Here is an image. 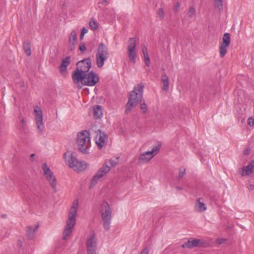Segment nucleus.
<instances>
[{
  "label": "nucleus",
  "mask_w": 254,
  "mask_h": 254,
  "mask_svg": "<svg viewBox=\"0 0 254 254\" xmlns=\"http://www.w3.org/2000/svg\"><path fill=\"white\" fill-rule=\"evenodd\" d=\"M176 188L178 190H182L183 189V188L182 187H178V186H177L176 187Z\"/></svg>",
  "instance_id": "nucleus-47"
},
{
  "label": "nucleus",
  "mask_w": 254,
  "mask_h": 254,
  "mask_svg": "<svg viewBox=\"0 0 254 254\" xmlns=\"http://www.w3.org/2000/svg\"><path fill=\"white\" fill-rule=\"evenodd\" d=\"M142 155H144V157L146 159H148V157H150L149 155H146L145 152L142 153L139 157H140Z\"/></svg>",
  "instance_id": "nucleus-44"
},
{
  "label": "nucleus",
  "mask_w": 254,
  "mask_h": 254,
  "mask_svg": "<svg viewBox=\"0 0 254 254\" xmlns=\"http://www.w3.org/2000/svg\"><path fill=\"white\" fill-rule=\"evenodd\" d=\"M109 57V51L107 47L103 43H100L97 49L96 63L98 68H101L105 62Z\"/></svg>",
  "instance_id": "nucleus-7"
},
{
  "label": "nucleus",
  "mask_w": 254,
  "mask_h": 254,
  "mask_svg": "<svg viewBox=\"0 0 254 254\" xmlns=\"http://www.w3.org/2000/svg\"><path fill=\"white\" fill-rule=\"evenodd\" d=\"M42 169L45 176L52 172L46 163L42 165Z\"/></svg>",
  "instance_id": "nucleus-29"
},
{
  "label": "nucleus",
  "mask_w": 254,
  "mask_h": 254,
  "mask_svg": "<svg viewBox=\"0 0 254 254\" xmlns=\"http://www.w3.org/2000/svg\"><path fill=\"white\" fill-rule=\"evenodd\" d=\"M18 245H20V247H21L22 246V243H18Z\"/></svg>",
  "instance_id": "nucleus-50"
},
{
  "label": "nucleus",
  "mask_w": 254,
  "mask_h": 254,
  "mask_svg": "<svg viewBox=\"0 0 254 254\" xmlns=\"http://www.w3.org/2000/svg\"><path fill=\"white\" fill-rule=\"evenodd\" d=\"M34 155H35V154H31V155H30L31 158V161H32L34 160V159H33V157L34 156Z\"/></svg>",
  "instance_id": "nucleus-46"
},
{
  "label": "nucleus",
  "mask_w": 254,
  "mask_h": 254,
  "mask_svg": "<svg viewBox=\"0 0 254 254\" xmlns=\"http://www.w3.org/2000/svg\"><path fill=\"white\" fill-rule=\"evenodd\" d=\"M69 43H75L77 41V35L74 30H73L70 33L69 37Z\"/></svg>",
  "instance_id": "nucleus-27"
},
{
  "label": "nucleus",
  "mask_w": 254,
  "mask_h": 254,
  "mask_svg": "<svg viewBox=\"0 0 254 254\" xmlns=\"http://www.w3.org/2000/svg\"><path fill=\"white\" fill-rule=\"evenodd\" d=\"M214 7L219 12L222 11L223 9L222 0H214Z\"/></svg>",
  "instance_id": "nucleus-26"
},
{
  "label": "nucleus",
  "mask_w": 254,
  "mask_h": 254,
  "mask_svg": "<svg viewBox=\"0 0 254 254\" xmlns=\"http://www.w3.org/2000/svg\"><path fill=\"white\" fill-rule=\"evenodd\" d=\"M18 245H20V247H21L22 246V243H18Z\"/></svg>",
  "instance_id": "nucleus-52"
},
{
  "label": "nucleus",
  "mask_w": 254,
  "mask_h": 254,
  "mask_svg": "<svg viewBox=\"0 0 254 254\" xmlns=\"http://www.w3.org/2000/svg\"><path fill=\"white\" fill-rule=\"evenodd\" d=\"M227 240L224 238H219L216 240V242L218 245H221L226 242Z\"/></svg>",
  "instance_id": "nucleus-39"
},
{
  "label": "nucleus",
  "mask_w": 254,
  "mask_h": 254,
  "mask_svg": "<svg viewBox=\"0 0 254 254\" xmlns=\"http://www.w3.org/2000/svg\"><path fill=\"white\" fill-rule=\"evenodd\" d=\"M107 139V135L105 132L101 131L100 129L97 130L95 140L99 149L106 145V140Z\"/></svg>",
  "instance_id": "nucleus-15"
},
{
  "label": "nucleus",
  "mask_w": 254,
  "mask_h": 254,
  "mask_svg": "<svg viewBox=\"0 0 254 254\" xmlns=\"http://www.w3.org/2000/svg\"><path fill=\"white\" fill-rule=\"evenodd\" d=\"M86 246L87 254H96L97 242L94 233L87 239Z\"/></svg>",
  "instance_id": "nucleus-12"
},
{
  "label": "nucleus",
  "mask_w": 254,
  "mask_h": 254,
  "mask_svg": "<svg viewBox=\"0 0 254 254\" xmlns=\"http://www.w3.org/2000/svg\"><path fill=\"white\" fill-rule=\"evenodd\" d=\"M195 13V8L191 7L190 8L189 12H188V15L189 17H192V15H193Z\"/></svg>",
  "instance_id": "nucleus-33"
},
{
  "label": "nucleus",
  "mask_w": 254,
  "mask_h": 254,
  "mask_svg": "<svg viewBox=\"0 0 254 254\" xmlns=\"http://www.w3.org/2000/svg\"><path fill=\"white\" fill-rule=\"evenodd\" d=\"M21 127H20L19 130L21 133H22L23 132H25V128L26 127V123L24 119L22 118L21 120Z\"/></svg>",
  "instance_id": "nucleus-30"
},
{
  "label": "nucleus",
  "mask_w": 254,
  "mask_h": 254,
  "mask_svg": "<svg viewBox=\"0 0 254 254\" xmlns=\"http://www.w3.org/2000/svg\"><path fill=\"white\" fill-rule=\"evenodd\" d=\"M196 247H206L209 245V242L203 239H196Z\"/></svg>",
  "instance_id": "nucleus-25"
},
{
  "label": "nucleus",
  "mask_w": 254,
  "mask_h": 254,
  "mask_svg": "<svg viewBox=\"0 0 254 254\" xmlns=\"http://www.w3.org/2000/svg\"><path fill=\"white\" fill-rule=\"evenodd\" d=\"M79 49L82 52H84L86 49L85 44L81 43L79 46Z\"/></svg>",
  "instance_id": "nucleus-40"
},
{
  "label": "nucleus",
  "mask_w": 254,
  "mask_h": 254,
  "mask_svg": "<svg viewBox=\"0 0 254 254\" xmlns=\"http://www.w3.org/2000/svg\"><path fill=\"white\" fill-rule=\"evenodd\" d=\"M70 64V56L66 57L65 59H63L62 63L59 66V69L61 72L66 71L67 67Z\"/></svg>",
  "instance_id": "nucleus-18"
},
{
  "label": "nucleus",
  "mask_w": 254,
  "mask_h": 254,
  "mask_svg": "<svg viewBox=\"0 0 254 254\" xmlns=\"http://www.w3.org/2000/svg\"><path fill=\"white\" fill-rule=\"evenodd\" d=\"M161 146V143H158L157 145L153 147V149L151 151H148L145 152L146 155H149L150 157H148V159H144V155H142L140 157L138 158L139 162L140 163H144L148 162L158 152Z\"/></svg>",
  "instance_id": "nucleus-14"
},
{
  "label": "nucleus",
  "mask_w": 254,
  "mask_h": 254,
  "mask_svg": "<svg viewBox=\"0 0 254 254\" xmlns=\"http://www.w3.org/2000/svg\"><path fill=\"white\" fill-rule=\"evenodd\" d=\"M99 81V77L93 71H89L82 75L81 78L74 79L73 82L74 84H78L80 82L83 85L93 86L95 85Z\"/></svg>",
  "instance_id": "nucleus-8"
},
{
  "label": "nucleus",
  "mask_w": 254,
  "mask_h": 254,
  "mask_svg": "<svg viewBox=\"0 0 254 254\" xmlns=\"http://www.w3.org/2000/svg\"><path fill=\"white\" fill-rule=\"evenodd\" d=\"M196 239L190 238L188 242L184 243L182 245V247L184 249H192L194 247H196Z\"/></svg>",
  "instance_id": "nucleus-21"
},
{
  "label": "nucleus",
  "mask_w": 254,
  "mask_h": 254,
  "mask_svg": "<svg viewBox=\"0 0 254 254\" xmlns=\"http://www.w3.org/2000/svg\"><path fill=\"white\" fill-rule=\"evenodd\" d=\"M180 9V4L178 2L175 3L174 6V12L176 13L178 12Z\"/></svg>",
  "instance_id": "nucleus-38"
},
{
  "label": "nucleus",
  "mask_w": 254,
  "mask_h": 254,
  "mask_svg": "<svg viewBox=\"0 0 254 254\" xmlns=\"http://www.w3.org/2000/svg\"><path fill=\"white\" fill-rule=\"evenodd\" d=\"M101 216L103 221V227L106 231L110 229L112 220V211L110 205L106 201H104L100 208Z\"/></svg>",
  "instance_id": "nucleus-6"
},
{
  "label": "nucleus",
  "mask_w": 254,
  "mask_h": 254,
  "mask_svg": "<svg viewBox=\"0 0 254 254\" xmlns=\"http://www.w3.org/2000/svg\"><path fill=\"white\" fill-rule=\"evenodd\" d=\"M136 46V42L134 38H130L129 39V43L127 47L128 56L129 59L133 63L135 62L136 53L135 48Z\"/></svg>",
  "instance_id": "nucleus-13"
},
{
  "label": "nucleus",
  "mask_w": 254,
  "mask_h": 254,
  "mask_svg": "<svg viewBox=\"0 0 254 254\" xmlns=\"http://www.w3.org/2000/svg\"><path fill=\"white\" fill-rule=\"evenodd\" d=\"M185 174H186V169H184L183 170H182L180 168L179 170V174L178 176L179 179L182 178Z\"/></svg>",
  "instance_id": "nucleus-36"
},
{
  "label": "nucleus",
  "mask_w": 254,
  "mask_h": 254,
  "mask_svg": "<svg viewBox=\"0 0 254 254\" xmlns=\"http://www.w3.org/2000/svg\"><path fill=\"white\" fill-rule=\"evenodd\" d=\"M70 51H73L75 48V43H69Z\"/></svg>",
  "instance_id": "nucleus-43"
},
{
  "label": "nucleus",
  "mask_w": 254,
  "mask_h": 254,
  "mask_svg": "<svg viewBox=\"0 0 254 254\" xmlns=\"http://www.w3.org/2000/svg\"><path fill=\"white\" fill-rule=\"evenodd\" d=\"M64 156L69 167L74 171L80 172L86 169L85 162L78 160L75 153H70L68 151L64 153Z\"/></svg>",
  "instance_id": "nucleus-5"
},
{
  "label": "nucleus",
  "mask_w": 254,
  "mask_h": 254,
  "mask_svg": "<svg viewBox=\"0 0 254 254\" xmlns=\"http://www.w3.org/2000/svg\"><path fill=\"white\" fill-rule=\"evenodd\" d=\"M248 124L250 127H253L254 125V118L253 117H250L248 119Z\"/></svg>",
  "instance_id": "nucleus-37"
},
{
  "label": "nucleus",
  "mask_w": 254,
  "mask_h": 254,
  "mask_svg": "<svg viewBox=\"0 0 254 254\" xmlns=\"http://www.w3.org/2000/svg\"><path fill=\"white\" fill-rule=\"evenodd\" d=\"M144 88V86L143 83H140L134 87L132 91L130 92L128 101L126 105V114H128L132 108L137 106L138 103H140V108L142 113H146L147 106L142 97Z\"/></svg>",
  "instance_id": "nucleus-1"
},
{
  "label": "nucleus",
  "mask_w": 254,
  "mask_h": 254,
  "mask_svg": "<svg viewBox=\"0 0 254 254\" xmlns=\"http://www.w3.org/2000/svg\"><path fill=\"white\" fill-rule=\"evenodd\" d=\"M88 32V30L85 28V27H83L82 29L80 35V40H82L84 37V34L87 33Z\"/></svg>",
  "instance_id": "nucleus-34"
},
{
  "label": "nucleus",
  "mask_w": 254,
  "mask_h": 254,
  "mask_svg": "<svg viewBox=\"0 0 254 254\" xmlns=\"http://www.w3.org/2000/svg\"><path fill=\"white\" fill-rule=\"evenodd\" d=\"M76 68L72 73V79H78L81 78L82 75L88 72L91 67V59L88 58L78 62Z\"/></svg>",
  "instance_id": "nucleus-3"
},
{
  "label": "nucleus",
  "mask_w": 254,
  "mask_h": 254,
  "mask_svg": "<svg viewBox=\"0 0 254 254\" xmlns=\"http://www.w3.org/2000/svg\"><path fill=\"white\" fill-rule=\"evenodd\" d=\"M89 24L90 28L93 30H97L98 28V23L93 19L90 21Z\"/></svg>",
  "instance_id": "nucleus-28"
},
{
  "label": "nucleus",
  "mask_w": 254,
  "mask_h": 254,
  "mask_svg": "<svg viewBox=\"0 0 254 254\" xmlns=\"http://www.w3.org/2000/svg\"><path fill=\"white\" fill-rule=\"evenodd\" d=\"M142 53H143V54L144 56H145L146 54H148L147 53V49L145 46L144 45L142 46Z\"/></svg>",
  "instance_id": "nucleus-41"
},
{
  "label": "nucleus",
  "mask_w": 254,
  "mask_h": 254,
  "mask_svg": "<svg viewBox=\"0 0 254 254\" xmlns=\"http://www.w3.org/2000/svg\"><path fill=\"white\" fill-rule=\"evenodd\" d=\"M249 153V151L248 149H246L244 151L245 154H248Z\"/></svg>",
  "instance_id": "nucleus-45"
},
{
  "label": "nucleus",
  "mask_w": 254,
  "mask_h": 254,
  "mask_svg": "<svg viewBox=\"0 0 254 254\" xmlns=\"http://www.w3.org/2000/svg\"><path fill=\"white\" fill-rule=\"evenodd\" d=\"M254 169V159L250 161L249 164L243 167L242 171L240 172L242 176L246 175H249L253 173V170Z\"/></svg>",
  "instance_id": "nucleus-16"
},
{
  "label": "nucleus",
  "mask_w": 254,
  "mask_h": 254,
  "mask_svg": "<svg viewBox=\"0 0 254 254\" xmlns=\"http://www.w3.org/2000/svg\"><path fill=\"white\" fill-rule=\"evenodd\" d=\"M160 19H163L165 16L164 12L162 8H160L157 12Z\"/></svg>",
  "instance_id": "nucleus-32"
},
{
  "label": "nucleus",
  "mask_w": 254,
  "mask_h": 254,
  "mask_svg": "<svg viewBox=\"0 0 254 254\" xmlns=\"http://www.w3.org/2000/svg\"><path fill=\"white\" fill-rule=\"evenodd\" d=\"M103 1H104L105 2L107 3V4H108V2L107 0H103Z\"/></svg>",
  "instance_id": "nucleus-49"
},
{
  "label": "nucleus",
  "mask_w": 254,
  "mask_h": 254,
  "mask_svg": "<svg viewBox=\"0 0 254 254\" xmlns=\"http://www.w3.org/2000/svg\"><path fill=\"white\" fill-rule=\"evenodd\" d=\"M149 250L147 247L145 248L140 253V254H148Z\"/></svg>",
  "instance_id": "nucleus-42"
},
{
  "label": "nucleus",
  "mask_w": 254,
  "mask_h": 254,
  "mask_svg": "<svg viewBox=\"0 0 254 254\" xmlns=\"http://www.w3.org/2000/svg\"><path fill=\"white\" fill-rule=\"evenodd\" d=\"M145 65L147 66H149L150 64V59L148 54H146L145 56H144Z\"/></svg>",
  "instance_id": "nucleus-35"
},
{
  "label": "nucleus",
  "mask_w": 254,
  "mask_h": 254,
  "mask_svg": "<svg viewBox=\"0 0 254 254\" xmlns=\"http://www.w3.org/2000/svg\"><path fill=\"white\" fill-rule=\"evenodd\" d=\"M161 81L163 84L162 90L165 91H168L169 88V77L165 73L161 74Z\"/></svg>",
  "instance_id": "nucleus-17"
},
{
  "label": "nucleus",
  "mask_w": 254,
  "mask_h": 254,
  "mask_svg": "<svg viewBox=\"0 0 254 254\" xmlns=\"http://www.w3.org/2000/svg\"><path fill=\"white\" fill-rule=\"evenodd\" d=\"M250 187L251 189H253L254 188V186L253 185H250Z\"/></svg>",
  "instance_id": "nucleus-48"
},
{
  "label": "nucleus",
  "mask_w": 254,
  "mask_h": 254,
  "mask_svg": "<svg viewBox=\"0 0 254 254\" xmlns=\"http://www.w3.org/2000/svg\"><path fill=\"white\" fill-rule=\"evenodd\" d=\"M47 180L50 183L52 188L53 189L54 192L57 191L56 190V179L54 176L53 173H50V174L46 175Z\"/></svg>",
  "instance_id": "nucleus-19"
},
{
  "label": "nucleus",
  "mask_w": 254,
  "mask_h": 254,
  "mask_svg": "<svg viewBox=\"0 0 254 254\" xmlns=\"http://www.w3.org/2000/svg\"><path fill=\"white\" fill-rule=\"evenodd\" d=\"M39 226L36 225L34 227L29 226L26 227V236L29 239H32L35 235V232L37 230Z\"/></svg>",
  "instance_id": "nucleus-20"
},
{
  "label": "nucleus",
  "mask_w": 254,
  "mask_h": 254,
  "mask_svg": "<svg viewBox=\"0 0 254 254\" xmlns=\"http://www.w3.org/2000/svg\"><path fill=\"white\" fill-rule=\"evenodd\" d=\"M94 116L96 119H99L102 116V111L101 106L96 105L93 107Z\"/></svg>",
  "instance_id": "nucleus-24"
},
{
  "label": "nucleus",
  "mask_w": 254,
  "mask_h": 254,
  "mask_svg": "<svg viewBox=\"0 0 254 254\" xmlns=\"http://www.w3.org/2000/svg\"><path fill=\"white\" fill-rule=\"evenodd\" d=\"M18 245H20V247H21L22 246V243H18Z\"/></svg>",
  "instance_id": "nucleus-51"
},
{
  "label": "nucleus",
  "mask_w": 254,
  "mask_h": 254,
  "mask_svg": "<svg viewBox=\"0 0 254 254\" xmlns=\"http://www.w3.org/2000/svg\"><path fill=\"white\" fill-rule=\"evenodd\" d=\"M200 198L198 199L195 205V209L198 212H202L206 210L205 204L203 202H200Z\"/></svg>",
  "instance_id": "nucleus-23"
},
{
  "label": "nucleus",
  "mask_w": 254,
  "mask_h": 254,
  "mask_svg": "<svg viewBox=\"0 0 254 254\" xmlns=\"http://www.w3.org/2000/svg\"><path fill=\"white\" fill-rule=\"evenodd\" d=\"M89 131L83 130L78 133L76 143L79 151L84 154H87L90 146V137Z\"/></svg>",
  "instance_id": "nucleus-4"
},
{
  "label": "nucleus",
  "mask_w": 254,
  "mask_h": 254,
  "mask_svg": "<svg viewBox=\"0 0 254 254\" xmlns=\"http://www.w3.org/2000/svg\"><path fill=\"white\" fill-rule=\"evenodd\" d=\"M36 124L39 133H42L45 128L43 123V113L42 110L37 107L34 109Z\"/></svg>",
  "instance_id": "nucleus-10"
},
{
  "label": "nucleus",
  "mask_w": 254,
  "mask_h": 254,
  "mask_svg": "<svg viewBox=\"0 0 254 254\" xmlns=\"http://www.w3.org/2000/svg\"><path fill=\"white\" fill-rule=\"evenodd\" d=\"M231 37L228 33H225L223 36V42L219 47L220 56L221 58L225 56L227 53L228 47L230 44Z\"/></svg>",
  "instance_id": "nucleus-11"
},
{
  "label": "nucleus",
  "mask_w": 254,
  "mask_h": 254,
  "mask_svg": "<svg viewBox=\"0 0 254 254\" xmlns=\"http://www.w3.org/2000/svg\"><path fill=\"white\" fill-rule=\"evenodd\" d=\"M81 88H82V86H80V87H79V89H81Z\"/></svg>",
  "instance_id": "nucleus-54"
},
{
  "label": "nucleus",
  "mask_w": 254,
  "mask_h": 254,
  "mask_svg": "<svg viewBox=\"0 0 254 254\" xmlns=\"http://www.w3.org/2000/svg\"><path fill=\"white\" fill-rule=\"evenodd\" d=\"M118 159L119 157L116 158L114 160L111 159L108 162H106L103 164L102 167L97 171L91 180L89 186L90 189L93 188L97 183L98 181L110 171L111 167H114L117 164Z\"/></svg>",
  "instance_id": "nucleus-2"
},
{
  "label": "nucleus",
  "mask_w": 254,
  "mask_h": 254,
  "mask_svg": "<svg viewBox=\"0 0 254 254\" xmlns=\"http://www.w3.org/2000/svg\"><path fill=\"white\" fill-rule=\"evenodd\" d=\"M78 200H75V201H74V202L73 203L72 206L70 209V210H69V212L68 214H69L70 213V212L71 211L72 209H74V210H75L76 215L77 214V208H78Z\"/></svg>",
  "instance_id": "nucleus-31"
},
{
  "label": "nucleus",
  "mask_w": 254,
  "mask_h": 254,
  "mask_svg": "<svg viewBox=\"0 0 254 254\" xmlns=\"http://www.w3.org/2000/svg\"><path fill=\"white\" fill-rule=\"evenodd\" d=\"M23 49L25 53L29 56L31 55V42L29 40H24L23 42Z\"/></svg>",
  "instance_id": "nucleus-22"
},
{
  "label": "nucleus",
  "mask_w": 254,
  "mask_h": 254,
  "mask_svg": "<svg viewBox=\"0 0 254 254\" xmlns=\"http://www.w3.org/2000/svg\"><path fill=\"white\" fill-rule=\"evenodd\" d=\"M5 216H6L5 215H3L2 216V217H5Z\"/></svg>",
  "instance_id": "nucleus-53"
},
{
  "label": "nucleus",
  "mask_w": 254,
  "mask_h": 254,
  "mask_svg": "<svg viewBox=\"0 0 254 254\" xmlns=\"http://www.w3.org/2000/svg\"><path fill=\"white\" fill-rule=\"evenodd\" d=\"M76 212L74 209L68 215V220L66 222V225L64 228L63 233V239L66 240L72 232V229L74 227L76 223Z\"/></svg>",
  "instance_id": "nucleus-9"
}]
</instances>
